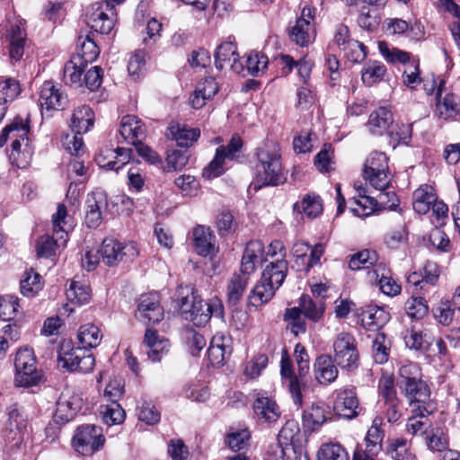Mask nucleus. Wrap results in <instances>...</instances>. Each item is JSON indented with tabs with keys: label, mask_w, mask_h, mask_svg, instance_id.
<instances>
[{
	"label": "nucleus",
	"mask_w": 460,
	"mask_h": 460,
	"mask_svg": "<svg viewBox=\"0 0 460 460\" xmlns=\"http://www.w3.org/2000/svg\"><path fill=\"white\" fill-rule=\"evenodd\" d=\"M29 131V125L24 123L22 118H15L13 121L4 127L0 135V147L4 146L7 139L10 137L13 140L11 145V153L9 158L13 164L18 167H24L27 164L25 161H18L22 142L27 140V133Z\"/></svg>",
	"instance_id": "nucleus-10"
},
{
	"label": "nucleus",
	"mask_w": 460,
	"mask_h": 460,
	"mask_svg": "<svg viewBox=\"0 0 460 460\" xmlns=\"http://www.w3.org/2000/svg\"><path fill=\"white\" fill-rule=\"evenodd\" d=\"M137 317L145 323H157L164 318L157 293L142 295L137 305Z\"/></svg>",
	"instance_id": "nucleus-20"
},
{
	"label": "nucleus",
	"mask_w": 460,
	"mask_h": 460,
	"mask_svg": "<svg viewBox=\"0 0 460 460\" xmlns=\"http://www.w3.org/2000/svg\"><path fill=\"white\" fill-rule=\"evenodd\" d=\"M119 135L128 144L136 146L146 138L144 123L135 115H126L121 119Z\"/></svg>",
	"instance_id": "nucleus-24"
},
{
	"label": "nucleus",
	"mask_w": 460,
	"mask_h": 460,
	"mask_svg": "<svg viewBox=\"0 0 460 460\" xmlns=\"http://www.w3.org/2000/svg\"><path fill=\"white\" fill-rule=\"evenodd\" d=\"M108 206L106 193L97 190L89 193L85 201V224L89 228H96L102 223V213Z\"/></svg>",
	"instance_id": "nucleus-21"
},
{
	"label": "nucleus",
	"mask_w": 460,
	"mask_h": 460,
	"mask_svg": "<svg viewBox=\"0 0 460 460\" xmlns=\"http://www.w3.org/2000/svg\"><path fill=\"white\" fill-rule=\"evenodd\" d=\"M60 234L49 236L48 234L40 236L37 240L36 252L39 257L49 258L55 254V250L58 247H65L66 244H61L59 239Z\"/></svg>",
	"instance_id": "nucleus-47"
},
{
	"label": "nucleus",
	"mask_w": 460,
	"mask_h": 460,
	"mask_svg": "<svg viewBox=\"0 0 460 460\" xmlns=\"http://www.w3.org/2000/svg\"><path fill=\"white\" fill-rule=\"evenodd\" d=\"M105 443L102 429L93 424L79 426L73 436L72 446L80 455L91 456L100 451Z\"/></svg>",
	"instance_id": "nucleus-8"
},
{
	"label": "nucleus",
	"mask_w": 460,
	"mask_h": 460,
	"mask_svg": "<svg viewBox=\"0 0 460 460\" xmlns=\"http://www.w3.org/2000/svg\"><path fill=\"white\" fill-rule=\"evenodd\" d=\"M373 277L378 282L380 290L387 296H394L401 293V285L389 275V270L384 263H379L374 269Z\"/></svg>",
	"instance_id": "nucleus-33"
},
{
	"label": "nucleus",
	"mask_w": 460,
	"mask_h": 460,
	"mask_svg": "<svg viewBox=\"0 0 460 460\" xmlns=\"http://www.w3.org/2000/svg\"><path fill=\"white\" fill-rule=\"evenodd\" d=\"M77 338L84 349H92L100 344L102 335L96 325L89 323L80 327Z\"/></svg>",
	"instance_id": "nucleus-43"
},
{
	"label": "nucleus",
	"mask_w": 460,
	"mask_h": 460,
	"mask_svg": "<svg viewBox=\"0 0 460 460\" xmlns=\"http://www.w3.org/2000/svg\"><path fill=\"white\" fill-rule=\"evenodd\" d=\"M189 159L188 150H168L164 170L166 172L181 171L187 165Z\"/></svg>",
	"instance_id": "nucleus-48"
},
{
	"label": "nucleus",
	"mask_w": 460,
	"mask_h": 460,
	"mask_svg": "<svg viewBox=\"0 0 460 460\" xmlns=\"http://www.w3.org/2000/svg\"><path fill=\"white\" fill-rule=\"evenodd\" d=\"M40 104L46 110H63L67 102V96L52 82H45L40 89Z\"/></svg>",
	"instance_id": "nucleus-27"
},
{
	"label": "nucleus",
	"mask_w": 460,
	"mask_h": 460,
	"mask_svg": "<svg viewBox=\"0 0 460 460\" xmlns=\"http://www.w3.org/2000/svg\"><path fill=\"white\" fill-rule=\"evenodd\" d=\"M436 195L432 191V188L425 185L420 187L413 192V209L418 214H426L430 210L432 203L435 201Z\"/></svg>",
	"instance_id": "nucleus-38"
},
{
	"label": "nucleus",
	"mask_w": 460,
	"mask_h": 460,
	"mask_svg": "<svg viewBox=\"0 0 460 460\" xmlns=\"http://www.w3.org/2000/svg\"><path fill=\"white\" fill-rule=\"evenodd\" d=\"M267 261L264 255V244L262 242L255 240L250 241L244 249L242 261L241 272L244 275H250L254 272L259 263Z\"/></svg>",
	"instance_id": "nucleus-25"
},
{
	"label": "nucleus",
	"mask_w": 460,
	"mask_h": 460,
	"mask_svg": "<svg viewBox=\"0 0 460 460\" xmlns=\"http://www.w3.org/2000/svg\"><path fill=\"white\" fill-rule=\"evenodd\" d=\"M334 361L341 368L356 367L358 352L354 337L348 332H341L333 342Z\"/></svg>",
	"instance_id": "nucleus-14"
},
{
	"label": "nucleus",
	"mask_w": 460,
	"mask_h": 460,
	"mask_svg": "<svg viewBox=\"0 0 460 460\" xmlns=\"http://www.w3.org/2000/svg\"><path fill=\"white\" fill-rule=\"evenodd\" d=\"M66 218V207L64 204H58L57 212L52 216V221L55 235L60 234L59 239L61 240V244H66L68 231L71 227V225H68Z\"/></svg>",
	"instance_id": "nucleus-40"
},
{
	"label": "nucleus",
	"mask_w": 460,
	"mask_h": 460,
	"mask_svg": "<svg viewBox=\"0 0 460 460\" xmlns=\"http://www.w3.org/2000/svg\"><path fill=\"white\" fill-rule=\"evenodd\" d=\"M66 295L72 303L84 305L90 300L91 291L88 285L80 281H72L66 289Z\"/></svg>",
	"instance_id": "nucleus-50"
},
{
	"label": "nucleus",
	"mask_w": 460,
	"mask_h": 460,
	"mask_svg": "<svg viewBox=\"0 0 460 460\" xmlns=\"http://www.w3.org/2000/svg\"><path fill=\"white\" fill-rule=\"evenodd\" d=\"M419 379H421V371L417 363L408 362L401 366L398 373L399 387Z\"/></svg>",
	"instance_id": "nucleus-57"
},
{
	"label": "nucleus",
	"mask_w": 460,
	"mask_h": 460,
	"mask_svg": "<svg viewBox=\"0 0 460 460\" xmlns=\"http://www.w3.org/2000/svg\"><path fill=\"white\" fill-rule=\"evenodd\" d=\"M280 374L281 376L288 382V386L294 403L297 407H301L303 404L301 381L298 376L294 375L291 362L289 358L284 355L280 361Z\"/></svg>",
	"instance_id": "nucleus-29"
},
{
	"label": "nucleus",
	"mask_w": 460,
	"mask_h": 460,
	"mask_svg": "<svg viewBox=\"0 0 460 460\" xmlns=\"http://www.w3.org/2000/svg\"><path fill=\"white\" fill-rule=\"evenodd\" d=\"M299 305L305 317L313 322H318L323 315L324 304L322 300H313L309 295H303Z\"/></svg>",
	"instance_id": "nucleus-41"
},
{
	"label": "nucleus",
	"mask_w": 460,
	"mask_h": 460,
	"mask_svg": "<svg viewBox=\"0 0 460 460\" xmlns=\"http://www.w3.org/2000/svg\"><path fill=\"white\" fill-rule=\"evenodd\" d=\"M253 411L260 421L272 423L280 417L279 407L269 397L260 396L254 401Z\"/></svg>",
	"instance_id": "nucleus-31"
},
{
	"label": "nucleus",
	"mask_w": 460,
	"mask_h": 460,
	"mask_svg": "<svg viewBox=\"0 0 460 460\" xmlns=\"http://www.w3.org/2000/svg\"><path fill=\"white\" fill-rule=\"evenodd\" d=\"M174 301L182 317L197 326L206 325L212 316L222 318L224 315V306L218 298L204 302L190 285L179 286Z\"/></svg>",
	"instance_id": "nucleus-1"
},
{
	"label": "nucleus",
	"mask_w": 460,
	"mask_h": 460,
	"mask_svg": "<svg viewBox=\"0 0 460 460\" xmlns=\"http://www.w3.org/2000/svg\"><path fill=\"white\" fill-rule=\"evenodd\" d=\"M103 422L109 426L118 425L125 420V411L119 403H110L102 411Z\"/></svg>",
	"instance_id": "nucleus-59"
},
{
	"label": "nucleus",
	"mask_w": 460,
	"mask_h": 460,
	"mask_svg": "<svg viewBox=\"0 0 460 460\" xmlns=\"http://www.w3.org/2000/svg\"><path fill=\"white\" fill-rule=\"evenodd\" d=\"M168 130L172 138L177 142L179 146L181 147H189L192 146L200 136L199 128H188L180 124L171 125L168 128Z\"/></svg>",
	"instance_id": "nucleus-35"
},
{
	"label": "nucleus",
	"mask_w": 460,
	"mask_h": 460,
	"mask_svg": "<svg viewBox=\"0 0 460 460\" xmlns=\"http://www.w3.org/2000/svg\"><path fill=\"white\" fill-rule=\"evenodd\" d=\"M382 424L383 419L381 417H376L365 438L366 445H369L374 452L376 450H382V441L385 437V432L381 428Z\"/></svg>",
	"instance_id": "nucleus-51"
},
{
	"label": "nucleus",
	"mask_w": 460,
	"mask_h": 460,
	"mask_svg": "<svg viewBox=\"0 0 460 460\" xmlns=\"http://www.w3.org/2000/svg\"><path fill=\"white\" fill-rule=\"evenodd\" d=\"M378 255L376 251L373 250H363L357 253H354L349 261V268L351 270H359L361 269H369L379 265Z\"/></svg>",
	"instance_id": "nucleus-39"
},
{
	"label": "nucleus",
	"mask_w": 460,
	"mask_h": 460,
	"mask_svg": "<svg viewBox=\"0 0 460 460\" xmlns=\"http://www.w3.org/2000/svg\"><path fill=\"white\" fill-rule=\"evenodd\" d=\"M56 404L57 409L53 415V420L58 425H64L80 411L83 399L79 393L66 386L61 392Z\"/></svg>",
	"instance_id": "nucleus-12"
},
{
	"label": "nucleus",
	"mask_w": 460,
	"mask_h": 460,
	"mask_svg": "<svg viewBox=\"0 0 460 460\" xmlns=\"http://www.w3.org/2000/svg\"><path fill=\"white\" fill-rule=\"evenodd\" d=\"M393 123L394 115L391 110L386 107H379L370 113L367 127L370 134L383 136L389 132Z\"/></svg>",
	"instance_id": "nucleus-28"
},
{
	"label": "nucleus",
	"mask_w": 460,
	"mask_h": 460,
	"mask_svg": "<svg viewBox=\"0 0 460 460\" xmlns=\"http://www.w3.org/2000/svg\"><path fill=\"white\" fill-rule=\"evenodd\" d=\"M183 338L192 356H197L206 346L205 338L193 329H187Z\"/></svg>",
	"instance_id": "nucleus-61"
},
{
	"label": "nucleus",
	"mask_w": 460,
	"mask_h": 460,
	"mask_svg": "<svg viewBox=\"0 0 460 460\" xmlns=\"http://www.w3.org/2000/svg\"><path fill=\"white\" fill-rule=\"evenodd\" d=\"M15 382L20 386L38 384L40 375L36 368V358L31 349H19L14 358Z\"/></svg>",
	"instance_id": "nucleus-9"
},
{
	"label": "nucleus",
	"mask_w": 460,
	"mask_h": 460,
	"mask_svg": "<svg viewBox=\"0 0 460 460\" xmlns=\"http://www.w3.org/2000/svg\"><path fill=\"white\" fill-rule=\"evenodd\" d=\"M405 310L411 318L421 319L427 314L429 306L424 297L415 296L406 302Z\"/></svg>",
	"instance_id": "nucleus-60"
},
{
	"label": "nucleus",
	"mask_w": 460,
	"mask_h": 460,
	"mask_svg": "<svg viewBox=\"0 0 460 460\" xmlns=\"http://www.w3.org/2000/svg\"><path fill=\"white\" fill-rule=\"evenodd\" d=\"M107 11H113V5L109 2H96L89 6L85 13V22L92 30L101 33L109 34L114 26L113 18Z\"/></svg>",
	"instance_id": "nucleus-16"
},
{
	"label": "nucleus",
	"mask_w": 460,
	"mask_h": 460,
	"mask_svg": "<svg viewBox=\"0 0 460 460\" xmlns=\"http://www.w3.org/2000/svg\"><path fill=\"white\" fill-rule=\"evenodd\" d=\"M426 444L433 452H442L448 447V438L443 429L440 427L431 428L425 431Z\"/></svg>",
	"instance_id": "nucleus-45"
},
{
	"label": "nucleus",
	"mask_w": 460,
	"mask_h": 460,
	"mask_svg": "<svg viewBox=\"0 0 460 460\" xmlns=\"http://www.w3.org/2000/svg\"><path fill=\"white\" fill-rule=\"evenodd\" d=\"M94 114L88 105H80L74 110L71 127L74 132L85 133L93 126Z\"/></svg>",
	"instance_id": "nucleus-34"
},
{
	"label": "nucleus",
	"mask_w": 460,
	"mask_h": 460,
	"mask_svg": "<svg viewBox=\"0 0 460 460\" xmlns=\"http://www.w3.org/2000/svg\"><path fill=\"white\" fill-rule=\"evenodd\" d=\"M299 437L300 429L298 424L294 420H288L279 430L278 440L294 448L295 444L299 441Z\"/></svg>",
	"instance_id": "nucleus-55"
},
{
	"label": "nucleus",
	"mask_w": 460,
	"mask_h": 460,
	"mask_svg": "<svg viewBox=\"0 0 460 460\" xmlns=\"http://www.w3.org/2000/svg\"><path fill=\"white\" fill-rule=\"evenodd\" d=\"M19 298L8 295L0 296V319L4 321L12 320L19 313Z\"/></svg>",
	"instance_id": "nucleus-58"
},
{
	"label": "nucleus",
	"mask_w": 460,
	"mask_h": 460,
	"mask_svg": "<svg viewBox=\"0 0 460 460\" xmlns=\"http://www.w3.org/2000/svg\"><path fill=\"white\" fill-rule=\"evenodd\" d=\"M214 57L215 66L218 70H222L229 66L231 70L236 74H241L244 71V66L240 61L237 48L232 41L221 43L217 48Z\"/></svg>",
	"instance_id": "nucleus-19"
},
{
	"label": "nucleus",
	"mask_w": 460,
	"mask_h": 460,
	"mask_svg": "<svg viewBox=\"0 0 460 460\" xmlns=\"http://www.w3.org/2000/svg\"><path fill=\"white\" fill-rule=\"evenodd\" d=\"M216 237L210 228L204 226H197L193 229V243L197 252L201 256H208L215 252Z\"/></svg>",
	"instance_id": "nucleus-32"
},
{
	"label": "nucleus",
	"mask_w": 460,
	"mask_h": 460,
	"mask_svg": "<svg viewBox=\"0 0 460 460\" xmlns=\"http://www.w3.org/2000/svg\"><path fill=\"white\" fill-rule=\"evenodd\" d=\"M377 190L379 191L377 195L372 197L367 194V190L366 188L360 186L358 188L360 199L356 200V203L363 207V208H370L374 211L387 208L394 209L399 204V199L394 190Z\"/></svg>",
	"instance_id": "nucleus-17"
},
{
	"label": "nucleus",
	"mask_w": 460,
	"mask_h": 460,
	"mask_svg": "<svg viewBox=\"0 0 460 460\" xmlns=\"http://www.w3.org/2000/svg\"><path fill=\"white\" fill-rule=\"evenodd\" d=\"M85 64L82 63L80 58H72L64 67V81L66 84L83 86L82 75L84 72Z\"/></svg>",
	"instance_id": "nucleus-37"
},
{
	"label": "nucleus",
	"mask_w": 460,
	"mask_h": 460,
	"mask_svg": "<svg viewBox=\"0 0 460 460\" xmlns=\"http://www.w3.org/2000/svg\"><path fill=\"white\" fill-rule=\"evenodd\" d=\"M249 438L250 432L246 429L231 430L226 438V443L232 450L239 451L246 447Z\"/></svg>",
	"instance_id": "nucleus-62"
},
{
	"label": "nucleus",
	"mask_w": 460,
	"mask_h": 460,
	"mask_svg": "<svg viewBox=\"0 0 460 460\" xmlns=\"http://www.w3.org/2000/svg\"><path fill=\"white\" fill-rule=\"evenodd\" d=\"M342 50L348 59L354 63H360L367 58V48L356 40H349Z\"/></svg>",
	"instance_id": "nucleus-64"
},
{
	"label": "nucleus",
	"mask_w": 460,
	"mask_h": 460,
	"mask_svg": "<svg viewBox=\"0 0 460 460\" xmlns=\"http://www.w3.org/2000/svg\"><path fill=\"white\" fill-rule=\"evenodd\" d=\"M386 452L394 460H413V456L407 447V440L404 438L390 440Z\"/></svg>",
	"instance_id": "nucleus-54"
},
{
	"label": "nucleus",
	"mask_w": 460,
	"mask_h": 460,
	"mask_svg": "<svg viewBox=\"0 0 460 460\" xmlns=\"http://www.w3.org/2000/svg\"><path fill=\"white\" fill-rule=\"evenodd\" d=\"M459 107V97L453 93H448L445 95L442 101H438L437 112L440 118L447 119L454 118L458 114Z\"/></svg>",
	"instance_id": "nucleus-44"
},
{
	"label": "nucleus",
	"mask_w": 460,
	"mask_h": 460,
	"mask_svg": "<svg viewBox=\"0 0 460 460\" xmlns=\"http://www.w3.org/2000/svg\"><path fill=\"white\" fill-rule=\"evenodd\" d=\"M145 342L147 347L146 355L153 362L160 361L169 351V341L165 338H160L156 331L152 329H146Z\"/></svg>",
	"instance_id": "nucleus-30"
},
{
	"label": "nucleus",
	"mask_w": 460,
	"mask_h": 460,
	"mask_svg": "<svg viewBox=\"0 0 460 460\" xmlns=\"http://www.w3.org/2000/svg\"><path fill=\"white\" fill-rule=\"evenodd\" d=\"M387 321V314L380 307H373L362 314V322L369 326L379 328Z\"/></svg>",
	"instance_id": "nucleus-63"
},
{
	"label": "nucleus",
	"mask_w": 460,
	"mask_h": 460,
	"mask_svg": "<svg viewBox=\"0 0 460 460\" xmlns=\"http://www.w3.org/2000/svg\"><path fill=\"white\" fill-rule=\"evenodd\" d=\"M254 189L263 186H277L286 181L280 161V148L275 142L266 143L257 149Z\"/></svg>",
	"instance_id": "nucleus-2"
},
{
	"label": "nucleus",
	"mask_w": 460,
	"mask_h": 460,
	"mask_svg": "<svg viewBox=\"0 0 460 460\" xmlns=\"http://www.w3.org/2000/svg\"><path fill=\"white\" fill-rule=\"evenodd\" d=\"M318 460H349L346 449L338 443H327L317 453Z\"/></svg>",
	"instance_id": "nucleus-53"
},
{
	"label": "nucleus",
	"mask_w": 460,
	"mask_h": 460,
	"mask_svg": "<svg viewBox=\"0 0 460 460\" xmlns=\"http://www.w3.org/2000/svg\"><path fill=\"white\" fill-rule=\"evenodd\" d=\"M98 253L103 263L111 267L119 261L132 260L137 255V250L133 243L122 244L115 239L106 238Z\"/></svg>",
	"instance_id": "nucleus-13"
},
{
	"label": "nucleus",
	"mask_w": 460,
	"mask_h": 460,
	"mask_svg": "<svg viewBox=\"0 0 460 460\" xmlns=\"http://www.w3.org/2000/svg\"><path fill=\"white\" fill-rule=\"evenodd\" d=\"M358 23L360 28L373 32L380 24V16L376 10L363 6L358 18Z\"/></svg>",
	"instance_id": "nucleus-56"
},
{
	"label": "nucleus",
	"mask_w": 460,
	"mask_h": 460,
	"mask_svg": "<svg viewBox=\"0 0 460 460\" xmlns=\"http://www.w3.org/2000/svg\"><path fill=\"white\" fill-rule=\"evenodd\" d=\"M58 361L69 372L89 373L95 366V358L84 348H75L71 340H64L59 346Z\"/></svg>",
	"instance_id": "nucleus-4"
},
{
	"label": "nucleus",
	"mask_w": 460,
	"mask_h": 460,
	"mask_svg": "<svg viewBox=\"0 0 460 460\" xmlns=\"http://www.w3.org/2000/svg\"><path fill=\"white\" fill-rule=\"evenodd\" d=\"M378 49L387 62H400L404 66L402 74L403 83L411 88L420 83L419 60L411 59V54L396 48H390L385 41L378 42Z\"/></svg>",
	"instance_id": "nucleus-6"
},
{
	"label": "nucleus",
	"mask_w": 460,
	"mask_h": 460,
	"mask_svg": "<svg viewBox=\"0 0 460 460\" xmlns=\"http://www.w3.org/2000/svg\"><path fill=\"white\" fill-rule=\"evenodd\" d=\"M26 32L22 21L10 23L6 30L5 41L8 43L9 56L11 59L18 61L24 53Z\"/></svg>",
	"instance_id": "nucleus-23"
},
{
	"label": "nucleus",
	"mask_w": 460,
	"mask_h": 460,
	"mask_svg": "<svg viewBox=\"0 0 460 460\" xmlns=\"http://www.w3.org/2000/svg\"><path fill=\"white\" fill-rule=\"evenodd\" d=\"M336 413L344 419L351 420L358 416L362 411L354 388H341L337 391L333 405Z\"/></svg>",
	"instance_id": "nucleus-18"
},
{
	"label": "nucleus",
	"mask_w": 460,
	"mask_h": 460,
	"mask_svg": "<svg viewBox=\"0 0 460 460\" xmlns=\"http://www.w3.org/2000/svg\"><path fill=\"white\" fill-rule=\"evenodd\" d=\"M281 64L283 65L282 74L288 75L291 72L294 66H297L298 75L303 79L304 82H306L310 77V74L312 71L313 64L308 60H300L296 63L292 57L288 55H281L279 57Z\"/></svg>",
	"instance_id": "nucleus-46"
},
{
	"label": "nucleus",
	"mask_w": 460,
	"mask_h": 460,
	"mask_svg": "<svg viewBox=\"0 0 460 460\" xmlns=\"http://www.w3.org/2000/svg\"><path fill=\"white\" fill-rule=\"evenodd\" d=\"M288 264L284 259H277L263 269L261 280L248 296V305L258 307L272 299L276 290L283 284Z\"/></svg>",
	"instance_id": "nucleus-3"
},
{
	"label": "nucleus",
	"mask_w": 460,
	"mask_h": 460,
	"mask_svg": "<svg viewBox=\"0 0 460 460\" xmlns=\"http://www.w3.org/2000/svg\"><path fill=\"white\" fill-rule=\"evenodd\" d=\"M249 275L234 274L227 286V298L232 305H236L242 298L248 284Z\"/></svg>",
	"instance_id": "nucleus-42"
},
{
	"label": "nucleus",
	"mask_w": 460,
	"mask_h": 460,
	"mask_svg": "<svg viewBox=\"0 0 460 460\" xmlns=\"http://www.w3.org/2000/svg\"><path fill=\"white\" fill-rule=\"evenodd\" d=\"M40 279V275L32 270L26 271L20 282L21 293L27 297L34 296L42 288Z\"/></svg>",
	"instance_id": "nucleus-49"
},
{
	"label": "nucleus",
	"mask_w": 460,
	"mask_h": 460,
	"mask_svg": "<svg viewBox=\"0 0 460 460\" xmlns=\"http://www.w3.org/2000/svg\"><path fill=\"white\" fill-rule=\"evenodd\" d=\"M243 146L241 137L234 134L226 146L217 148L214 159L203 170V177L212 179L222 175L226 171V160H237L242 155Z\"/></svg>",
	"instance_id": "nucleus-7"
},
{
	"label": "nucleus",
	"mask_w": 460,
	"mask_h": 460,
	"mask_svg": "<svg viewBox=\"0 0 460 460\" xmlns=\"http://www.w3.org/2000/svg\"><path fill=\"white\" fill-rule=\"evenodd\" d=\"M363 177L376 190L389 189L392 175L385 153L373 151L364 164Z\"/></svg>",
	"instance_id": "nucleus-5"
},
{
	"label": "nucleus",
	"mask_w": 460,
	"mask_h": 460,
	"mask_svg": "<svg viewBox=\"0 0 460 460\" xmlns=\"http://www.w3.org/2000/svg\"><path fill=\"white\" fill-rule=\"evenodd\" d=\"M386 71V67L382 62L368 60L361 71L362 82L367 86H372L384 79Z\"/></svg>",
	"instance_id": "nucleus-36"
},
{
	"label": "nucleus",
	"mask_w": 460,
	"mask_h": 460,
	"mask_svg": "<svg viewBox=\"0 0 460 460\" xmlns=\"http://www.w3.org/2000/svg\"><path fill=\"white\" fill-rule=\"evenodd\" d=\"M404 396L408 399L411 406H416L415 411L420 417L430 414L433 411L430 402V390L428 385L419 379L418 381L406 384L400 387Z\"/></svg>",
	"instance_id": "nucleus-15"
},
{
	"label": "nucleus",
	"mask_w": 460,
	"mask_h": 460,
	"mask_svg": "<svg viewBox=\"0 0 460 460\" xmlns=\"http://www.w3.org/2000/svg\"><path fill=\"white\" fill-rule=\"evenodd\" d=\"M315 9L306 5L302 9L301 15L288 30L289 39L300 47H306L314 40Z\"/></svg>",
	"instance_id": "nucleus-11"
},
{
	"label": "nucleus",
	"mask_w": 460,
	"mask_h": 460,
	"mask_svg": "<svg viewBox=\"0 0 460 460\" xmlns=\"http://www.w3.org/2000/svg\"><path fill=\"white\" fill-rule=\"evenodd\" d=\"M332 411L330 406L323 402H316L304 411L302 423L305 429L314 431L327 420H332Z\"/></svg>",
	"instance_id": "nucleus-22"
},
{
	"label": "nucleus",
	"mask_w": 460,
	"mask_h": 460,
	"mask_svg": "<svg viewBox=\"0 0 460 460\" xmlns=\"http://www.w3.org/2000/svg\"><path fill=\"white\" fill-rule=\"evenodd\" d=\"M334 362V358L330 355L323 354L316 358L314 363V375L320 385H328L336 380L339 370Z\"/></svg>",
	"instance_id": "nucleus-26"
},
{
	"label": "nucleus",
	"mask_w": 460,
	"mask_h": 460,
	"mask_svg": "<svg viewBox=\"0 0 460 460\" xmlns=\"http://www.w3.org/2000/svg\"><path fill=\"white\" fill-rule=\"evenodd\" d=\"M229 353L224 344L223 336H214L208 349V357L213 366L223 365L226 354Z\"/></svg>",
	"instance_id": "nucleus-52"
}]
</instances>
